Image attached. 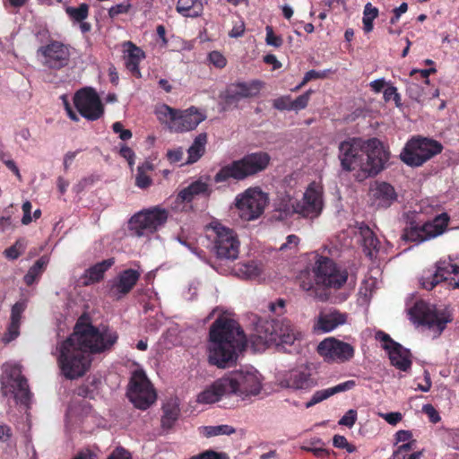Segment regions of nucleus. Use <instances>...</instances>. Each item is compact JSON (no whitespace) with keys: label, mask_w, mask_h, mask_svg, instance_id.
<instances>
[{"label":"nucleus","mask_w":459,"mask_h":459,"mask_svg":"<svg viewBox=\"0 0 459 459\" xmlns=\"http://www.w3.org/2000/svg\"><path fill=\"white\" fill-rule=\"evenodd\" d=\"M197 455L198 459H230L226 453H218L212 450H207Z\"/></svg>","instance_id":"obj_64"},{"label":"nucleus","mask_w":459,"mask_h":459,"mask_svg":"<svg viewBox=\"0 0 459 459\" xmlns=\"http://www.w3.org/2000/svg\"><path fill=\"white\" fill-rule=\"evenodd\" d=\"M264 88V82L259 80L242 82L231 84L223 94L226 103H231L241 99L257 97Z\"/></svg>","instance_id":"obj_26"},{"label":"nucleus","mask_w":459,"mask_h":459,"mask_svg":"<svg viewBox=\"0 0 459 459\" xmlns=\"http://www.w3.org/2000/svg\"><path fill=\"white\" fill-rule=\"evenodd\" d=\"M442 262L452 266L444 271L445 281H447L452 289H459V257L449 258Z\"/></svg>","instance_id":"obj_38"},{"label":"nucleus","mask_w":459,"mask_h":459,"mask_svg":"<svg viewBox=\"0 0 459 459\" xmlns=\"http://www.w3.org/2000/svg\"><path fill=\"white\" fill-rule=\"evenodd\" d=\"M130 402L140 410H146L157 399L156 391L142 369L133 372L127 389Z\"/></svg>","instance_id":"obj_13"},{"label":"nucleus","mask_w":459,"mask_h":459,"mask_svg":"<svg viewBox=\"0 0 459 459\" xmlns=\"http://www.w3.org/2000/svg\"><path fill=\"white\" fill-rule=\"evenodd\" d=\"M140 276L141 271L136 269L122 271L116 278L108 281V295L116 299H122L132 290Z\"/></svg>","instance_id":"obj_24"},{"label":"nucleus","mask_w":459,"mask_h":459,"mask_svg":"<svg viewBox=\"0 0 459 459\" xmlns=\"http://www.w3.org/2000/svg\"><path fill=\"white\" fill-rule=\"evenodd\" d=\"M246 345L247 339L238 323L220 317L210 329L209 361L221 368L231 367Z\"/></svg>","instance_id":"obj_3"},{"label":"nucleus","mask_w":459,"mask_h":459,"mask_svg":"<svg viewBox=\"0 0 459 459\" xmlns=\"http://www.w3.org/2000/svg\"><path fill=\"white\" fill-rule=\"evenodd\" d=\"M269 204L268 194L259 186L246 189L236 195L234 205L239 218L244 221L259 219Z\"/></svg>","instance_id":"obj_9"},{"label":"nucleus","mask_w":459,"mask_h":459,"mask_svg":"<svg viewBox=\"0 0 459 459\" xmlns=\"http://www.w3.org/2000/svg\"><path fill=\"white\" fill-rule=\"evenodd\" d=\"M443 146L437 141L414 137L409 140L400 153V159L408 166L420 167L440 153Z\"/></svg>","instance_id":"obj_10"},{"label":"nucleus","mask_w":459,"mask_h":459,"mask_svg":"<svg viewBox=\"0 0 459 459\" xmlns=\"http://www.w3.org/2000/svg\"><path fill=\"white\" fill-rule=\"evenodd\" d=\"M117 338V333L112 329L96 327L88 317L81 316L73 333L56 347L61 375L71 380L83 377L91 368L92 355L109 351Z\"/></svg>","instance_id":"obj_1"},{"label":"nucleus","mask_w":459,"mask_h":459,"mask_svg":"<svg viewBox=\"0 0 459 459\" xmlns=\"http://www.w3.org/2000/svg\"><path fill=\"white\" fill-rule=\"evenodd\" d=\"M358 241L363 246L364 251L368 256H373L379 246V241L373 231L364 224H360L356 231Z\"/></svg>","instance_id":"obj_33"},{"label":"nucleus","mask_w":459,"mask_h":459,"mask_svg":"<svg viewBox=\"0 0 459 459\" xmlns=\"http://www.w3.org/2000/svg\"><path fill=\"white\" fill-rule=\"evenodd\" d=\"M231 397L239 401H248L257 396L263 389L264 378L254 368H244L225 374Z\"/></svg>","instance_id":"obj_6"},{"label":"nucleus","mask_w":459,"mask_h":459,"mask_svg":"<svg viewBox=\"0 0 459 459\" xmlns=\"http://www.w3.org/2000/svg\"><path fill=\"white\" fill-rule=\"evenodd\" d=\"M107 459H132V455L129 451L118 446L111 452Z\"/></svg>","instance_id":"obj_63"},{"label":"nucleus","mask_w":459,"mask_h":459,"mask_svg":"<svg viewBox=\"0 0 459 459\" xmlns=\"http://www.w3.org/2000/svg\"><path fill=\"white\" fill-rule=\"evenodd\" d=\"M212 192V188L210 178L201 177L180 190L177 200L182 203H190L198 196H209Z\"/></svg>","instance_id":"obj_29"},{"label":"nucleus","mask_w":459,"mask_h":459,"mask_svg":"<svg viewBox=\"0 0 459 459\" xmlns=\"http://www.w3.org/2000/svg\"><path fill=\"white\" fill-rule=\"evenodd\" d=\"M206 143L207 134L205 133L199 134L187 150L188 157L186 163L192 164L196 162L204 155Z\"/></svg>","instance_id":"obj_36"},{"label":"nucleus","mask_w":459,"mask_h":459,"mask_svg":"<svg viewBox=\"0 0 459 459\" xmlns=\"http://www.w3.org/2000/svg\"><path fill=\"white\" fill-rule=\"evenodd\" d=\"M130 9H131V4L127 0V1H125V2H123L121 4H118L111 6L108 9V15L111 18H114L115 16H117L118 14L127 13Z\"/></svg>","instance_id":"obj_52"},{"label":"nucleus","mask_w":459,"mask_h":459,"mask_svg":"<svg viewBox=\"0 0 459 459\" xmlns=\"http://www.w3.org/2000/svg\"><path fill=\"white\" fill-rule=\"evenodd\" d=\"M369 200L377 208H387L397 200L394 187L385 181H375L369 186Z\"/></svg>","instance_id":"obj_28"},{"label":"nucleus","mask_w":459,"mask_h":459,"mask_svg":"<svg viewBox=\"0 0 459 459\" xmlns=\"http://www.w3.org/2000/svg\"><path fill=\"white\" fill-rule=\"evenodd\" d=\"M415 446V440L402 444L393 454V459H400L402 455H406L407 452L412 450Z\"/></svg>","instance_id":"obj_60"},{"label":"nucleus","mask_w":459,"mask_h":459,"mask_svg":"<svg viewBox=\"0 0 459 459\" xmlns=\"http://www.w3.org/2000/svg\"><path fill=\"white\" fill-rule=\"evenodd\" d=\"M451 265L439 261L435 268L424 271L420 277V284L426 290H432L436 285L445 281L444 271L451 268Z\"/></svg>","instance_id":"obj_32"},{"label":"nucleus","mask_w":459,"mask_h":459,"mask_svg":"<svg viewBox=\"0 0 459 459\" xmlns=\"http://www.w3.org/2000/svg\"><path fill=\"white\" fill-rule=\"evenodd\" d=\"M448 222L449 216L441 213L430 221L410 228L404 233V238L409 241L423 242L437 238L446 231Z\"/></svg>","instance_id":"obj_19"},{"label":"nucleus","mask_w":459,"mask_h":459,"mask_svg":"<svg viewBox=\"0 0 459 459\" xmlns=\"http://www.w3.org/2000/svg\"><path fill=\"white\" fill-rule=\"evenodd\" d=\"M155 114L161 124L175 133L192 131L206 118V115L195 107L179 110L168 105H160L156 108Z\"/></svg>","instance_id":"obj_4"},{"label":"nucleus","mask_w":459,"mask_h":459,"mask_svg":"<svg viewBox=\"0 0 459 459\" xmlns=\"http://www.w3.org/2000/svg\"><path fill=\"white\" fill-rule=\"evenodd\" d=\"M377 415L380 418L384 419L388 424H390L392 426H395L403 419L402 413L398 412V411L388 412V413L378 412Z\"/></svg>","instance_id":"obj_57"},{"label":"nucleus","mask_w":459,"mask_h":459,"mask_svg":"<svg viewBox=\"0 0 459 459\" xmlns=\"http://www.w3.org/2000/svg\"><path fill=\"white\" fill-rule=\"evenodd\" d=\"M20 325L10 323L8 328L2 337V342L5 344L15 340L20 334Z\"/></svg>","instance_id":"obj_49"},{"label":"nucleus","mask_w":459,"mask_h":459,"mask_svg":"<svg viewBox=\"0 0 459 459\" xmlns=\"http://www.w3.org/2000/svg\"><path fill=\"white\" fill-rule=\"evenodd\" d=\"M269 309L277 316H281L286 312V300L278 299L269 304Z\"/></svg>","instance_id":"obj_61"},{"label":"nucleus","mask_w":459,"mask_h":459,"mask_svg":"<svg viewBox=\"0 0 459 459\" xmlns=\"http://www.w3.org/2000/svg\"><path fill=\"white\" fill-rule=\"evenodd\" d=\"M66 423L71 427H80L83 431L91 432L100 424V419L88 404H75L67 411Z\"/></svg>","instance_id":"obj_22"},{"label":"nucleus","mask_w":459,"mask_h":459,"mask_svg":"<svg viewBox=\"0 0 459 459\" xmlns=\"http://www.w3.org/2000/svg\"><path fill=\"white\" fill-rule=\"evenodd\" d=\"M230 397L225 376H222L206 385L196 394L195 402L200 405H212Z\"/></svg>","instance_id":"obj_23"},{"label":"nucleus","mask_w":459,"mask_h":459,"mask_svg":"<svg viewBox=\"0 0 459 459\" xmlns=\"http://www.w3.org/2000/svg\"><path fill=\"white\" fill-rule=\"evenodd\" d=\"M316 351L327 363H344L353 359L355 348L335 337H326L321 341Z\"/></svg>","instance_id":"obj_16"},{"label":"nucleus","mask_w":459,"mask_h":459,"mask_svg":"<svg viewBox=\"0 0 459 459\" xmlns=\"http://www.w3.org/2000/svg\"><path fill=\"white\" fill-rule=\"evenodd\" d=\"M264 264L257 260L239 262L232 268V273L244 280H257L264 274Z\"/></svg>","instance_id":"obj_31"},{"label":"nucleus","mask_w":459,"mask_h":459,"mask_svg":"<svg viewBox=\"0 0 459 459\" xmlns=\"http://www.w3.org/2000/svg\"><path fill=\"white\" fill-rule=\"evenodd\" d=\"M209 229L214 233V249L221 258L235 260L239 254L240 243L233 230L219 221H212Z\"/></svg>","instance_id":"obj_15"},{"label":"nucleus","mask_w":459,"mask_h":459,"mask_svg":"<svg viewBox=\"0 0 459 459\" xmlns=\"http://www.w3.org/2000/svg\"><path fill=\"white\" fill-rule=\"evenodd\" d=\"M258 344L264 346L269 342L292 345L303 339V332L289 319L266 321L257 328Z\"/></svg>","instance_id":"obj_7"},{"label":"nucleus","mask_w":459,"mask_h":459,"mask_svg":"<svg viewBox=\"0 0 459 459\" xmlns=\"http://www.w3.org/2000/svg\"><path fill=\"white\" fill-rule=\"evenodd\" d=\"M375 339L386 352L392 366L401 371H408L412 364L411 351L400 343L394 342L387 333L382 331L375 333Z\"/></svg>","instance_id":"obj_17"},{"label":"nucleus","mask_w":459,"mask_h":459,"mask_svg":"<svg viewBox=\"0 0 459 459\" xmlns=\"http://www.w3.org/2000/svg\"><path fill=\"white\" fill-rule=\"evenodd\" d=\"M273 106L278 110H291V98L289 95L281 96L273 101Z\"/></svg>","instance_id":"obj_53"},{"label":"nucleus","mask_w":459,"mask_h":459,"mask_svg":"<svg viewBox=\"0 0 459 459\" xmlns=\"http://www.w3.org/2000/svg\"><path fill=\"white\" fill-rule=\"evenodd\" d=\"M152 169V166L149 162H144L138 166L135 175V185L140 188H147L152 184V179L148 172Z\"/></svg>","instance_id":"obj_41"},{"label":"nucleus","mask_w":459,"mask_h":459,"mask_svg":"<svg viewBox=\"0 0 459 459\" xmlns=\"http://www.w3.org/2000/svg\"><path fill=\"white\" fill-rule=\"evenodd\" d=\"M1 389L4 395L12 396L16 404L28 409L32 402L27 379L22 376L19 364L5 362L0 375Z\"/></svg>","instance_id":"obj_5"},{"label":"nucleus","mask_w":459,"mask_h":459,"mask_svg":"<svg viewBox=\"0 0 459 459\" xmlns=\"http://www.w3.org/2000/svg\"><path fill=\"white\" fill-rule=\"evenodd\" d=\"M74 103L84 118L94 121L104 114V107L98 93L91 88H83L74 96Z\"/></svg>","instance_id":"obj_20"},{"label":"nucleus","mask_w":459,"mask_h":459,"mask_svg":"<svg viewBox=\"0 0 459 459\" xmlns=\"http://www.w3.org/2000/svg\"><path fill=\"white\" fill-rule=\"evenodd\" d=\"M169 212L160 206L143 210L129 220V229L138 237L148 236L165 225Z\"/></svg>","instance_id":"obj_12"},{"label":"nucleus","mask_w":459,"mask_h":459,"mask_svg":"<svg viewBox=\"0 0 459 459\" xmlns=\"http://www.w3.org/2000/svg\"><path fill=\"white\" fill-rule=\"evenodd\" d=\"M210 62L218 68H223L226 64V58L219 51H212L209 54Z\"/></svg>","instance_id":"obj_62"},{"label":"nucleus","mask_w":459,"mask_h":459,"mask_svg":"<svg viewBox=\"0 0 459 459\" xmlns=\"http://www.w3.org/2000/svg\"><path fill=\"white\" fill-rule=\"evenodd\" d=\"M410 319L417 325L427 326L433 332V335L438 336L448 322L451 316L446 311H438L432 305L420 300L409 309Z\"/></svg>","instance_id":"obj_11"},{"label":"nucleus","mask_w":459,"mask_h":459,"mask_svg":"<svg viewBox=\"0 0 459 459\" xmlns=\"http://www.w3.org/2000/svg\"><path fill=\"white\" fill-rule=\"evenodd\" d=\"M38 54L41 62L53 69H59L66 65L70 57L68 48L57 41L40 48Z\"/></svg>","instance_id":"obj_25"},{"label":"nucleus","mask_w":459,"mask_h":459,"mask_svg":"<svg viewBox=\"0 0 459 459\" xmlns=\"http://www.w3.org/2000/svg\"><path fill=\"white\" fill-rule=\"evenodd\" d=\"M164 414L162 416V425L169 428L178 419V410L176 407L169 409L168 407L163 408Z\"/></svg>","instance_id":"obj_48"},{"label":"nucleus","mask_w":459,"mask_h":459,"mask_svg":"<svg viewBox=\"0 0 459 459\" xmlns=\"http://www.w3.org/2000/svg\"><path fill=\"white\" fill-rule=\"evenodd\" d=\"M199 434L204 437L210 438L218 436H230L236 432V429L228 424L202 426L198 429Z\"/></svg>","instance_id":"obj_37"},{"label":"nucleus","mask_w":459,"mask_h":459,"mask_svg":"<svg viewBox=\"0 0 459 459\" xmlns=\"http://www.w3.org/2000/svg\"><path fill=\"white\" fill-rule=\"evenodd\" d=\"M390 151L377 138L352 137L342 141L338 159L342 170L351 172L358 181H363L383 171L388 165Z\"/></svg>","instance_id":"obj_2"},{"label":"nucleus","mask_w":459,"mask_h":459,"mask_svg":"<svg viewBox=\"0 0 459 459\" xmlns=\"http://www.w3.org/2000/svg\"><path fill=\"white\" fill-rule=\"evenodd\" d=\"M415 381L417 382V386L415 387V390H419L424 393L429 392L430 390L432 382L430 375L427 370L424 371L422 378L418 377L416 378Z\"/></svg>","instance_id":"obj_50"},{"label":"nucleus","mask_w":459,"mask_h":459,"mask_svg":"<svg viewBox=\"0 0 459 459\" xmlns=\"http://www.w3.org/2000/svg\"><path fill=\"white\" fill-rule=\"evenodd\" d=\"M378 10L370 3L366 4L363 11V29L365 32H370L373 30V21L377 17Z\"/></svg>","instance_id":"obj_42"},{"label":"nucleus","mask_w":459,"mask_h":459,"mask_svg":"<svg viewBox=\"0 0 459 459\" xmlns=\"http://www.w3.org/2000/svg\"><path fill=\"white\" fill-rule=\"evenodd\" d=\"M324 191L320 182H311L306 188L301 201L293 205L294 212L307 218H316L323 211Z\"/></svg>","instance_id":"obj_18"},{"label":"nucleus","mask_w":459,"mask_h":459,"mask_svg":"<svg viewBox=\"0 0 459 459\" xmlns=\"http://www.w3.org/2000/svg\"><path fill=\"white\" fill-rule=\"evenodd\" d=\"M265 30H266V38H265L266 44L270 45V46H273L275 48L281 47L282 44V39L279 36H276L273 33L272 27L267 26Z\"/></svg>","instance_id":"obj_59"},{"label":"nucleus","mask_w":459,"mask_h":459,"mask_svg":"<svg viewBox=\"0 0 459 459\" xmlns=\"http://www.w3.org/2000/svg\"><path fill=\"white\" fill-rule=\"evenodd\" d=\"M299 286L302 290L308 291L314 288L315 284H318L316 281V275L308 270L301 272L299 275Z\"/></svg>","instance_id":"obj_45"},{"label":"nucleus","mask_w":459,"mask_h":459,"mask_svg":"<svg viewBox=\"0 0 459 459\" xmlns=\"http://www.w3.org/2000/svg\"><path fill=\"white\" fill-rule=\"evenodd\" d=\"M114 259H107L91 266L82 275L83 284L90 285L100 281L107 270L114 264Z\"/></svg>","instance_id":"obj_34"},{"label":"nucleus","mask_w":459,"mask_h":459,"mask_svg":"<svg viewBox=\"0 0 459 459\" xmlns=\"http://www.w3.org/2000/svg\"><path fill=\"white\" fill-rule=\"evenodd\" d=\"M357 420V411L355 410H349L339 420V424L351 428Z\"/></svg>","instance_id":"obj_55"},{"label":"nucleus","mask_w":459,"mask_h":459,"mask_svg":"<svg viewBox=\"0 0 459 459\" xmlns=\"http://www.w3.org/2000/svg\"><path fill=\"white\" fill-rule=\"evenodd\" d=\"M314 260L312 273L316 275L318 284L338 289L346 282L347 272L338 268L329 257L316 253L314 255Z\"/></svg>","instance_id":"obj_14"},{"label":"nucleus","mask_w":459,"mask_h":459,"mask_svg":"<svg viewBox=\"0 0 459 459\" xmlns=\"http://www.w3.org/2000/svg\"><path fill=\"white\" fill-rule=\"evenodd\" d=\"M270 162V156L265 152H255L245 156L239 160L233 161L222 169L215 175L216 182H224L232 178L235 179H244L264 170Z\"/></svg>","instance_id":"obj_8"},{"label":"nucleus","mask_w":459,"mask_h":459,"mask_svg":"<svg viewBox=\"0 0 459 459\" xmlns=\"http://www.w3.org/2000/svg\"><path fill=\"white\" fill-rule=\"evenodd\" d=\"M48 262L49 259L47 256H42L39 259H38L25 274V283L27 285H32L42 274Z\"/></svg>","instance_id":"obj_40"},{"label":"nucleus","mask_w":459,"mask_h":459,"mask_svg":"<svg viewBox=\"0 0 459 459\" xmlns=\"http://www.w3.org/2000/svg\"><path fill=\"white\" fill-rule=\"evenodd\" d=\"M276 383L281 388L293 390L308 389L313 386L307 368L304 366L279 372Z\"/></svg>","instance_id":"obj_21"},{"label":"nucleus","mask_w":459,"mask_h":459,"mask_svg":"<svg viewBox=\"0 0 459 459\" xmlns=\"http://www.w3.org/2000/svg\"><path fill=\"white\" fill-rule=\"evenodd\" d=\"M202 4L199 0H178L177 11L186 17H198L202 13Z\"/></svg>","instance_id":"obj_39"},{"label":"nucleus","mask_w":459,"mask_h":459,"mask_svg":"<svg viewBox=\"0 0 459 459\" xmlns=\"http://www.w3.org/2000/svg\"><path fill=\"white\" fill-rule=\"evenodd\" d=\"M347 315L338 310L320 311L313 320L312 331L315 333H327L347 323Z\"/></svg>","instance_id":"obj_27"},{"label":"nucleus","mask_w":459,"mask_h":459,"mask_svg":"<svg viewBox=\"0 0 459 459\" xmlns=\"http://www.w3.org/2000/svg\"><path fill=\"white\" fill-rule=\"evenodd\" d=\"M331 395L329 394L328 388L318 390L314 393L311 399L306 403V407L310 408V407L316 405V403L326 400Z\"/></svg>","instance_id":"obj_51"},{"label":"nucleus","mask_w":459,"mask_h":459,"mask_svg":"<svg viewBox=\"0 0 459 459\" xmlns=\"http://www.w3.org/2000/svg\"><path fill=\"white\" fill-rule=\"evenodd\" d=\"M65 12L74 22H82L88 17L89 5L83 3L78 7L68 6L65 8Z\"/></svg>","instance_id":"obj_43"},{"label":"nucleus","mask_w":459,"mask_h":459,"mask_svg":"<svg viewBox=\"0 0 459 459\" xmlns=\"http://www.w3.org/2000/svg\"><path fill=\"white\" fill-rule=\"evenodd\" d=\"M123 56L126 68L136 77H141L140 62L145 57L144 52L131 41L122 44Z\"/></svg>","instance_id":"obj_30"},{"label":"nucleus","mask_w":459,"mask_h":459,"mask_svg":"<svg viewBox=\"0 0 459 459\" xmlns=\"http://www.w3.org/2000/svg\"><path fill=\"white\" fill-rule=\"evenodd\" d=\"M112 129L115 134H118L122 141H127L132 137L131 131L125 129L121 122H115L112 125Z\"/></svg>","instance_id":"obj_56"},{"label":"nucleus","mask_w":459,"mask_h":459,"mask_svg":"<svg viewBox=\"0 0 459 459\" xmlns=\"http://www.w3.org/2000/svg\"><path fill=\"white\" fill-rule=\"evenodd\" d=\"M313 92H314L313 90L310 89V90L307 91L305 93H303L302 95L299 96L294 100H291V107H290L291 110L299 111V110L307 108V106L309 102V100H310V96Z\"/></svg>","instance_id":"obj_46"},{"label":"nucleus","mask_w":459,"mask_h":459,"mask_svg":"<svg viewBox=\"0 0 459 459\" xmlns=\"http://www.w3.org/2000/svg\"><path fill=\"white\" fill-rule=\"evenodd\" d=\"M426 86L423 82L419 84L415 82H407V92L409 96L418 102L424 103L426 100L437 98L439 96L438 89H433L431 92L426 91Z\"/></svg>","instance_id":"obj_35"},{"label":"nucleus","mask_w":459,"mask_h":459,"mask_svg":"<svg viewBox=\"0 0 459 459\" xmlns=\"http://www.w3.org/2000/svg\"><path fill=\"white\" fill-rule=\"evenodd\" d=\"M26 242L24 239H18L12 247L5 249L4 254L6 258L14 260L18 258L25 250Z\"/></svg>","instance_id":"obj_44"},{"label":"nucleus","mask_w":459,"mask_h":459,"mask_svg":"<svg viewBox=\"0 0 459 459\" xmlns=\"http://www.w3.org/2000/svg\"><path fill=\"white\" fill-rule=\"evenodd\" d=\"M26 308L25 301H18L16 302L11 310V321L10 323H14L21 325L22 316Z\"/></svg>","instance_id":"obj_47"},{"label":"nucleus","mask_w":459,"mask_h":459,"mask_svg":"<svg viewBox=\"0 0 459 459\" xmlns=\"http://www.w3.org/2000/svg\"><path fill=\"white\" fill-rule=\"evenodd\" d=\"M355 385H356V383L354 380H348L343 383L338 384L335 386L329 387L328 391H329L330 395L332 396L338 393L349 391V390L352 389Z\"/></svg>","instance_id":"obj_54"},{"label":"nucleus","mask_w":459,"mask_h":459,"mask_svg":"<svg viewBox=\"0 0 459 459\" xmlns=\"http://www.w3.org/2000/svg\"><path fill=\"white\" fill-rule=\"evenodd\" d=\"M246 25L242 19L234 22L232 29L229 32L230 38H239L245 33Z\"/></svg>","instance_id":"obj_58"}]
</instances>
